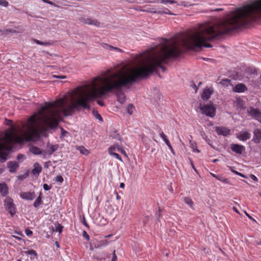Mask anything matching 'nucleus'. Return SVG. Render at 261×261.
<instances>
[{"instance_id": "obj_1", "label": "nucleus", "mask_w": 261, "mask_h": 261, "mask_svg": "<svg viewBox=\"0 0 261 261\" xmlns=\"http://www.w3.org/2000/svg\"><path fill=\"white\" fill-rule=\"evenodd\" d=\"M47 127V102L42 106L38 112L30 117L26 123H23L16 133L13 126L5 132L4 136L0 138V158L3 162L7 160L8 153L16 144L25 142L34 141L39 139L40 130Z\"/></svg>"}, {"instance_id": "obj_2", "label": "nucleus", "mask_w": 261, "mask_h": 261, "mask_svg": "<svg viewBox=\"0 0 261 261\" xmlns=\"http://www.w3.org/2000/svg\"><path fill=\"white\" fill-rule=\"evenodd\" d=\"M261 17V0L246 5V24Z\"/></svg>"}, {"instance_id": "obj_3", "label": "nucleus", "mask_w": 261, "mask_h": 261, "mask_svg": "<svg viewBox=\"0 0 261 261\" xmlns=\"http://www.w3.org/2000/svg\"><path fill=\"white\" fill-rule=\"evenodd\" d=\"M200 110L203 114L211 118L214 117L216 115V109L212 103L200 106Z\"/></svg>"}, {"instance_id": "obj_4", "label": "nucleus", "mask_w": 261, "mask_h": 261, "mask_svg": "<svg viewBox=\"0 0 261 261\" xmlns=\"http://www.w3.org/2000/svg\"><path fill=\"white\" fill-rule=\"evenodd\" d=\"M5 209L9 212L12 217L16 213V207L13 200L10 197H7L4 201Z\"/></svg>"}, {"instance_id": "obj_5", "label": "nucleus", "mask_w": 261, "mask_h": 261, "mask_svg": "<svg viewBox=\"0 0 261 261\" xmlns=\"http://www.w3.org/2000/svg\"><path fill=\"white\" fill-rule=\"evenodd\" d=\"M247 112L249 116L261 123V111L253 107L250 108Z\"/></svg>"}, {"instance_id": "obj_6", "label": "nucleus", "mask_w": 261, "mask_h": 261, "mask_svg": "<svg viewBox=\"0 0 261 261\" xmlns=\"http://www.w3.org/2000/svg\"><path fill=\"white\" fill-rule=\"evenodd\" d=\"M236 137L240 141H245L251 138V134L246 129H244L238 133Z\"/></svg>"}, {"instance_id": "obj_7", "label": "nucleus", "mask_w": 261, "mask_h": 261, "mask_svg": "<svg viewBox=\"0 0 261 261\" xmlns=\"http://www.w3.org/2000/svg\"><path fill=\"white\" fill-rule=\"evenodd\" d=\"M79 20L85 24L93 25L94 26L99 27L100 22L95 19H92L90 18L82 17L79 18Z\"/></svg>"}, {"instance_id": "obj_8", "label": "nucleus", "mask_w": 261, "mask_h": 261, "mask_svg": "<svg viewBox=\"0 0 261 261\" xmlns=\"http://www.w3.org/2000/svg\"><path fill=\"white\" fill-rule=\"evenodd\" d=\"M58 145H52L48 143L47 145V150L44 151L43 156L45 157L46 155H51L54 152L58 150Z\"/></svg>"}, {"instance_id": "obj_9", "label": "nucleus", "mask_w": 261, "mask_h": 261, "mask_svg": "<svg viewBox=\"0 0 261 261\" xmlns=\"http://www.w3.org/2000/svg\"><path fill=\"white\" fill-rule=\"evenodd\" d=\"M230 148L233 152L239 154H241L245 150L244 146L238 144H231Z\"/></svg>"}, {"instance_id": "obj_10", "label": "nucleus", "mask_w": 261, "mask_h": 261, "mask_svg": "<svg viewBox=\"0 0 261 261\" xmlns=\"http://www.w3.org/2000/svg\"><path fill=\"white\" fill-rule=\"evenodd\" d=\"M214 90L213 88H205L203 89L201 95V98L203 100H207L213 94Z\"/></svg>"}, {"instance_id": "obj_11", "label": "nucleus", "mask_w": 261, "mask_h": 261, "mask_svg": "<svg viewBox=\"0 0 261 261\" xmlns=\"http://www.w3.org/2000/svg\"><path fill=\"white\" fill-rule=\"evenodd\" d=\"M215 130L219 135L228 136L230 134V129L224 127H216Z\"/></svg>"}, {"instance_id": "obj_12", "label": "nucleus", "mask_w": 261, "mask_h": 261, "mask_svg": "<svg viewBox=\"0 0 261 261\" xmlns=\"http://www.w3.org/2000/svg\"><path fill=\"white\" fill-rule=\"evenodd\" d=\"M252 141L255 143H259L261 141V129L256 128L253 131V137Z\"/></svg>"}, {"instance_id": "obj_13", "label": "nucleus", "mask_w": 261, "mask_h": 261, "mask_svg": "<svg viewBox=\"0 0 261 261\" xmlns=\"http://www.w3.org/2000/svg\"><path fill=\"white\" fill-rule=\"evenodd\" d=\"M20 197L26 200H32L35 197V194L34 192H21L20 194Z\"/></svg>"}, {"instance_id": "obj_14", "label": "nucleus", "mask_w": 261, "mask_h": 261, "mask_svg": "<svg viewBox=\"0 0 261 261\" xmlns=\"http://www.w3.org/2000/svg\"><path fill=\"white\" fill-rule=\"evenodd\" d=\"M247 90V88L243 83H240L236 85L233 88V91L237 93L244 92Z\"/></svg>"}, {"instance_id": "obj_15", "label": "nucleus", "mask_w": 261, "mask_h": 261, "mask_svg": "<svg viewBox=\"0 0 261 261\" xmlns=\"http://www.w3.org/2000/svg\"><path fill=\"white\" fill-rule=\"evenodd\" d=\"M7 166L10 172L14 173L18 168L19 165L16 161L9 162L7 164Z\"/></svg>"}, {"instance_id": "obj_16", "label": "nucleus", "mask_w": 261, "mask_h": 261, "mask_svg": "<svg viewBox=\"0 0 261 261\" xmlns=\"http://www.w3.org/2000/svg\"><path fill=\"white\" fill-rule=\"evenodd\" d=\"M30 151L35 155H39L42 154L43 156L44 151L38 147L32 146L30 147Z\"/></svg>"}, {"instance_id": "obj_17", "label": "nucleus", "mask_w": 261, "mask_h": 261, "mask_svg": "<svg viewBox=\"0 0 261 261\" xmlns=\"http://www.w3.org/2000/svg\"><path fill=\"white\" fill-rule=\"evenodd\" d=\"M115 150H116V146L115 145L111 146L109 148V152L111 155L113 156L114 157L117 159L119 161H122V159L120 157V156L118 153L113 152V151H114Z\"/></svg>"}, {"instance_id": "obj_18", "label": "nucleus", "mask_w": 261, "mask_h": 261, "mask_svg": "<svg viewBox=\"0 0 261 261\" xmlns=\"http://www.w3.org/2000/svg\"><path fill=\"white\" fill-rule=\"evenodd\" d=\"M0 192L3 196H6L8 193V188L5 184H0Z\"/></svg>"}, {"instance_id": "obj_19", "label": "nucleus", "mask_w": 261, "mask_h": 261, "mask_svg": "<svg viewBox=\"0 0 261 261\" xmlns=\"http://www.w3.org/2000/svg\"><path fill=\"white\" fill-rule=\"evenodd\" d=\"M42 170V167L39 165L38 163L34 164V168L32 171V173L34 175L39 174Z\"/></svg>"}, {"instance_id": "obj_20", "label": "nucleus", "mask_w": 261, "mask_h": 261, "mask_svg": "<svg viewBox=\"0 0 261 261\" xmlns=\"http://www.w3.org/2000/svg\"><path fill=\"white\" fill-rule=\"evenodd\" d=\"M147 12H149L151 13H157V14H167L169 15H173L172 13H170V11L167 9L165 8L163 11H156V10H146Z\"/></svg>"}, {"instance_id": "obj_21", "label": "nucleus", "mask_w": 261, "mask_h": 261, "mask_svg": "<svg viewBox=\"0 0 261 261\" xmlns=\"http://www.w3.org/2000/svg\"><path fill=\"white\" fill-rule=\"evenodd\" d=\"M41 193H40L39 196L37 198L34 203V206L36 208H38L40 205L42 203V198L41 197Z\"/></svg>"}, {"instance_id": "obj_22", "label": "nucleus", "mask_w": 261, "mask_h": 261, "mask_svg": "<svg viewBox=\"0 0 261 261\" xmlns=\"http://www.w3.org/2000/svg\"><path fill=\"white\" fill-rule=\"evenodd\" d=\"M105 48L109 50H116L118 52L122 51V49H121L120 48L112 46L107 44H106L105 45Z\"/></svg>"}, {"instance_id": "obj_23", "label": "nucleus", "mask_w": 261, "mask_h": 261, "mask_svg": "<svg viewBox=\"0 0 261 261\" xmlns=\"http://www.w3.org/2000/svg\"><path fill=\"white\" fill-rule=\"evenodd\" d=\"M125 96L123 93H120L117 95V101L120 103H123L125 101Z\"/></svg>"}, {"instance_id": "obj_24", "label": "nucleus", "mask_w": 261, "mask_h": 261, "mask_svg": "<svg viewBox=\"0 0 261 261\" xmlns=\"http://www.w3.org/2000/svg\"><path fill=\"white\" fill-rule=\"evenodd\" d=\"M33 40L36 44L40 45L50 46L51 44L49 42H42L36 39H34Z\"/></svg>"}, {"instance_id": "obj_25", "label": "nucleus", "mask_w": 261, "mask_h": 261, "mask_svg": "<svg viewBox=\"0 0 261 261\" xmlns=\"http://www.w3.org/2000/svg\"><path fill=\"white\" fill-rule=\"evenodd\" d=\"M77 150L82 154H83L84 155H87L89 153V151L86 148H85V147L82 146L78 147H77Z\"/></svg>"}, {"instance_id": "obj_26", "label": "nucleus", "mask_w": 261, "mask_h": 261, "mask_svg": "<svg viewBox=\"0 0 261 261\" xmlns=\"http://www.w3.org/2000/svg\"><path fill=\"white\" fill-rule=\"evenodd\" d=\"M135 109V108L133 105L129 104V105H128V106L127 107V112L129 115H132V114H133Z\"/></svg>"}, {"instance_id": "obj_27", "label": "nucleus", "mask_w": 261, "mask_h": 261, "mask_svg": "<svg viewBox=\"0 0 261 261\" xmlns=\"http://www.w3.org/2000/svg\"><path fill=\"white\" fill-rule=\"evenodd\" d=\"M24 253L25 254L33 255L34 257H35L36 258H37V257H38L37 253L36 251L34 250H29L25 251H24Z\"/></svg>"}, {"instance_id": "obj_28", "label": "nucleus", "mask_w": 261, "mask_h": 261, "mask_svg": "<svg viewBox=\"0 0 261 261\" xmlns=\"http://www.w3.org/2000/svg\"><path fill=\"white\" fill-rule=\"evenodd\" d=\"M220 84H221V85H222L224 86L228 87V86L231 85L230 80H229L227 79H223L220 82Z\"/></svg>"}, {"instance_id": "obj_29", "label": "nucleus", "mask_w": 261, "mask_h": 261, "mask_svg": "<svg viewBox=\"0 0 261 261\" xmlns=\"http://www.w3.org/2000/svg\"><path fill=\"white\" fill-rule=\"evenodd\" d=\"M114 145L116 146V149L120 152L121 153L124 154L125 156H127V154L124 150L122 149L121 145H119L118 144H115Z\"/></svg>"}, {"instance_id": "obj_30", "label": "nucleus", "mask_w": 261, "mask_h": 261, "mask_svg": "<svg viewBox=\"0 0 261 261\" xmlns=\"http://www.w3.org/2000/svg\"><path fill=\"white\" fill-rule=\"evenodd\" d=\"M184 201L187 204L190 205L191 207H193V202L191 198L189 197H186L184 199Z\"/></svg>"}, {"instance_id": "obj_31", "label": "nucleus", "mask_w": 261, "mask_h": 261, "mask_svg": "<svg viewBox=\"0 0 261 261\" xmlns=\"http://www.w3.org/2000/svg\"><path fill=\"white\" fill-rule=\"evenodd\" d=\"M159 132L160 136L164 140L165 143H166V141H169L167 138V136L164 134V133L161 130H159Z\"/></svg>"}, {"instance_id": "obj_32", "label": "nucleus", "mask_w": 261, "mask_h": 261, "mask_svg": "<svg viewBox=\"0 0 261 261\" xmlns=\"http://www.w3.org/2000/svg\"><path fill=\"white\" fill-rule=\"evenodd\" d=\"M63 178L61 175H57L55 177V181L60 184L63 182Z\"/></svg>"}, {"instance_id": "obj_33", "label": "nucleus", "mask_w": 261, "mask_h": 261, "mask_svg": "<svg viewBox=\"0 0 261 261\" xmlns=\"http://www.w3.org/2000/svg\"><path fill=\"white\" fill-rule=\"evenodd\" d=\"M55 228L56 231L59 232L60 233L62 232L63 226L59 223L55 224Z\"/></svg>"}, {"instance_id": "obj_34", "label": "nucleus", "mask_w": 261, "mask_h": 261, "mask_svg": "<svg viewBox=\"0 0 261 261\" xmlns=\"http://www.w3.org/2000/svg\"><path fill=\"white\" fill-rule=\"evenodd\" d=\"M211 175L215 178H217V179H218L220 181H223V182H225L226 181V179L222 176L219 177L217 175L214 174V173H211Z\"/></svg>"}, {"instance_id": "obj_35", "label": "nucleus", "mask_w": 261, "mask_h": 261, "mask_svg": "<svg viewBox=\"0 0 261 261\" xmlns=\"http://www.w3.org/2000/svg\"><path fill=\"white\" fill-rule=\"evenodd\" d=\"M61 136H60L61 138L66 137L67 135L68 134V133L67 131H66L65 130H64L63 128H61Z\"/></svg>"}, {"instance_id": "obj_36", "label": "nucleus", "mask_w": 261, "mask_h": 261, "mask_svg": "<svg viewBox=\"0 0 261 261\" xmlns=\"http://www.w3.org/2000/svg\"><path fill=\"white\" fill-rule=\"evenodd\" d=\"M165 143L168 146V147H169V149L171 150L172 153L174 155H175V152H174V149H173L172 147L171 146V144H170L169 141H166Z\"/></svg>"}, {"instance_id": "obj_37", "label": "nucleus", "mask_w": 261, "mask_h": 261, "mask_svg": "<svg viewBox=\"0 0 261 261\" xmlns=\"http://www.w3.org/2000/svg\"><path fill=\"white\" fill-rule=\"evenodd\" d=\"M8 2L6 0H0V6L7 7L8 6Z\"/></svg>"}, {"instance_id": "obj_38", "label": "nucleus", "mask_w": 261, "mask_h": 261, "mask_svg": "<svg viewBox=\"0 0 261 261\" xmlns=\"http://www.w3.org/2000/svg\"><path fill=\"white\" fill-rule=\"evenodd\" d=\"M94 115L99 121H102V118L101 116L97 112H94Z\"/></svg>"}, {"instance_id": "obj_39", "label": "nucleus", "mask_w": 261, "mask_h": 261, "mask_svg": "<svg viewBox=\"0 0 261 261\" xmlns=\"http://www.w3.org/2000/svg\"><path fill=\"white\" fill-rule=\"evenodd\" d=\"M111 136L113 138H115L118 140L120 139L119 135L118 134L116 133V132H114L113 134H112Z\"/></svg>"}, {"instance_id": "obj_40", "label": "nucleus", "mask_w": 261, "mask_h": 261, "mask_svg": "<svg viewBox=\"0 0 261 261\" xmlns=\"http://www.w3.org/2000/svg\"><path fill=\"white\" fill-rule=\"evenodd\" d=\"M161 3L162 4L168 3L171 4H175L176 3V2L174 1H172V0H161Z\"/></svg>"}, {"instance_id": "obj_41", "label": "nucleus", "mask_w": 261, "mask_h": 261, "mask_svg": "<svg viewBox=\"0 0 261 261\" xmlns=\"http://www.w3.org/2000/svg\"><path fill=\"white\" fill-rule=\"evenodd\" d=\"M83 236L87 240L89 241L90 240L89 236L88 234L86 232V231H83Z\"/></svg>"}, {"instance_id": "obj_42", "label": "nucleus", "mask_w": 261, "mask_h": 261, "mask_svg": "<svg viewBox=\"0 0 261 261\" xmlns=\"http://www.w3.org/2000/svg\"><path fill=\"white\" fill-rule=\"evenodd\" d=\"M117 257L115 253V250H114L113 253H112V258L111 261H117Z\"/></svg>"}, {"instance_id": "obj_43", "label": "nucleus", "mask_w": 261, "mask_h": 261, "mask_svg": "<svg viewBox=\"0 0 261 261\" xmlns=\"http://www.w3.org/2000/svg\"><path fill=\"white\" fill-rule=\"evenodd\" d=\"M25 232L26 235L28 237L31 236L33 234L32 231L28 229L25 230Z\"/></svg>"}, {"instance_id": "obj_44", "label": "nucleus", "mask_w": 261, "mask_h": 261, "mask_svg": "<svg viewBox=\"0 0 261 261\" xmlns=\"http://www.w3.org/2000/svg\"><path fill=\"white\" fill-rule=\"evenodd\" d=\"M43 189L45 191H48L49 190H50L51 189V187L49 186L47 184H46L43 185Z\"/></svg>"}, {"instance_id": "obj_45", "label": "nucleus", "mask_w": 261, "mask_h": 261, "mask_svg": "<svg viewBox=\"0 0 261 261\" xmlns=\"http://www.w3.org/2000/svg\"><path fill=\"white\" fill-rule=\"evenodd\" d=\"M108 242L107 240H105L103 241L102 242V243L101 244H100L98 247H104V246H106L108 245Z\"/></svg>"}, {"instance_id": "obj_46", "label": "nucleus", "mask_w": 261, "mask_h": 261, "mask_svg": "<svg viewBox=\"0 0 261 261\" xmlns=\"http://www.w3.org/2000/svg\"><path fill=\"white\" fill-rule=\"evenodd\" d=\"M250 177L251 179H252L253 180H254L255 181H257V180H258L257 178L254 175L251 174L250 175Z\"/></svg>"}, {"instance_id": "obj_47", "label": "nucleus", "mask_w": 261, "mask_h": 261, "mask_svg": "<svg viewBox=\"0 0 261 261\" xmlns=\"http://www.w3.org/2000/svg\"><path fill=\"white\" fill-rule=\"evenodd\" d=\"M42 1L45 3L48 4L51 6L54 5V4L53 2L49 1V0H42Z\"/></svg>"}, {"instance_id": "obj_48", "label": "nucleus", "mask_w": 261, "mask_h": 261, "mask_svg": "<svg viewBox=\"0 0 261 261\" xmlns=\"http://www.w3.org/2000/svg\"><path fill=\"white\" fill-rule=\"evenodd\" d=\"M54 77L55 78H57V79H64L66 78L65 76H63V75H61V76L54 75Z\"/></svg>"}, {"instance_id": "obj_49", "label": "nucleus", "mask_w": 261, "mask_h": 261, "mask_svg": "<svg viewBox=\"0 0 261 261\" xmlns=\"http://www.w3.org/2000/svg\"><path fill=\"white\" fill-rule=\"evenodd\" d=\"M24 157V155L23 154H19L17 155V159L18 160H21L22 159H23Z\"/></svg>"}, {"instance_id": "obj_50", "label": "nucleus", "mask_w": 261, "mask_h": 261, "mask_svg": "<svg viewBox=\"0 0 261 261\" xmlns=\"http://www.w3.org/2000/svg\"><path fill=\"white\" fill-rule=\"evenodd\" d=\"M192 147L194 151H196L198 152H199V150L196 148V146L195 145H194L193 144H192Z\"/></svg>"}, {"instance_id": "obj_51", "label": "nucleus", "mask_w": 261, "mask_h": 261, "mask_svg": "<svg viewBox=\"0 0 261 261\" xmlns=\"http://www.w3.org/2000/svg\"><path fill=\"white\" fill-rule=\"evenodd\" d=\"M97 103L100 106H104V102L101 100H98Z\"/></svg>"}, {"instance_id": "obj_52", "label": "nucleus", "mask_w": 261, "mask_h": 261, "mask_svg": "<svg viewBox=\"0 0 261 261\" xmlns=\"http://www.w3.org/2000/svg\"><path fill=\"white\" fill-rule=\"evenodd\" d=\"M231 171H232V172L233 173H234L235 174H236V175H240V172H238V171H235V170H231Z\"/></svg>"}, {"instance_id": "obj_53", "label": "nucleus", "mask_w": 261, "mask_h": 261, "mask_svg": "<svg viewBox=\"0 0 261 261\" xmlns=\"http://www.w3.org/2000/svg\"><path fill=\"white\" fill-rule=\"evenodd\" d=\"M124 186H125V185H124V183H123V182L120 183V187L121 188H124Z\"/></svg>"}, {"instance_id": "obj_54", "label": "nucleus", "mask_w": 261, "mask_h": 261, "mask_svg": "<svg viewBox=\"0 0 261 261\" xmlns=\"http://www.w3.org/2000/svg\"><path fill=\"white\" fill-rule=\"evenodd\" d=\"M251 73H253V74H254V73H256V71L255 70V69L254 68L253 69H251Z\"/></svg>"}, {"instance_id": "obj_55", "label": "nucleus", "mask_w": 261, "mask_h": 261, "mask_svg": "<svg viewBox=\"0 0 261 261\" xmlns=\"http://www.w3.org/2000/svg\"><path fill=\"white\" fill-rule=\"evenodd\" d=\"M246 215L250 219H252V217L246 212H245Z\"/></svg>"}, {"instance_id": "obj_56", "label": "nucleus", "mask_w": 261, "mask_h": 261, "mask_svg": "<svg viewBox=\"0 0 261 261\" xmlns=\"http://www.w3.org/2000/svg\"><path fill=\"white\" fill-rule=\"evenodd\" d=\"M8 122L7 123V124L8 125H11L12 123V121L10 120H7Z\"/></svg>"}, {"instance_id": "obj_57", "label": "nucleus", "mask_w": 261, "mask_h": 261, "mask_svg": "<svg viewBox=\"0 0 261 261\" xmlns=\"http://www.w3.org/2000/svg\"><path fill=\"white\" fill-rule=\"evenodd\" d=\"M239 175L241 176V177H244V178H246V176L245 175H244L242 173H240V175Z\"/></svg>"}, {"instance_id": "obj_58", "label": "nucleus", "mask_w": 261, "mask_h": 261, "mask_svg": "<svg viewBox=\"0 0 261 261\" xmlns=\"http://www.w3.org/2000/svg\"><path fill=\"white\" fill-rule=\"evenodd\" d=\"M206 141L207 142V143L210 145H211V143H210V142H211V140L210 139H206Z\"/></svg>"}, {"instance_id": "obj_59", "label": "nucleus", "mask_w": 261, "mask_h": 261, "mask_svg": "<svg viewBox=\"0 0 261 261\" xmlns=\"http://www.w3.org/2000/svg\"><path fill=\"white\" fill-rule=\"evenodd\" d=\"M194 87L195 88V92H196L198 90V88L197 87V86L195 85H194Z\"/></svg>"}, {"instance_id": "obj_60", "label": "nucleus", "mask_w": 261, "mask_h": 261, "mask_svg": "<svg viewBox=\"0 0 261 261\" xmlns=\"http://www.w3.org/2000/svg\"><path fill=\"white\" fill-rule=\"evenodd\" d=\"M83 224H84L85 226H87V227L88 226V225L87 223L85 222V221H84V222H83Z\"/></svg>"}, {"instance_id": "obj_61", "label": "nucleus", "mask_w": 261, "mask_h": 261, "mask_svg": "<svg viewBox=\"0 0 261 261\" xmlns=\"http://www.w3.org/2000/svg\"><path fill=\"white\" fill-rule=\"evenodd\" d=\"M55 244H56V246L59 248V244H58V243L56 242Z\"/></svg>"}, {"instance_id": "obj_62", "label": "nucleus", "mask_w": 261, "mask_h": 261, "mask_svg": "<svg viewBox=\"0 0 261 261\" xmlns=\"http://www.w3.org/2000/svg\"><path fill=\"white\" fill-rule=\"evenodd\" d=\"M233 210H234L235 211V212H236L237 213H239V211L237 210V208H236L233 207Z\"/></svg>"}, {"instance_id": "obj_63", "label": "nucleus", "mask_w": 261, "mask_h": 261, "mask_svg": "<svg viewBox=\"0 0 261 261\" xmlns=\"http://www.w3.org/2000/svg\"><path fill=\"white\" fill-rule=\"evenodd\" d=\"M16 261H21V259H17Z\"/></svg>"}, {"instance_id": "obj_64", "label": "nucleus", "mask_w": 261, "mask_h": 261, "mask_svg": "<svg viewBox=\"0 0 261 261\" xmlns=\"http://www.w3.org/2000/svg\"><path fill=\"white\" fill-rule=\"evenodd\" d=\"M216 161H217V160H215L214 161V162H216Z\"/></svg>"}]
</instances>
